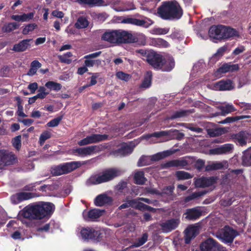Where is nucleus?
Segmentation results:
<instances>
[{
    "mask_svg": "<svg viewBox=\"0 0 251 251\" xmlns=\"http://www.w3.org/2000/svg\"><path fill=\"white\" fill-rule=\"evenodd\" d=\"M54 209V205L50 202L32 203L21 210L18 216L31 221L40 220L50 217Z\"/></svg>",
    "mask_w": 251,
    "mask_h": 251,
    "instance_id": "nucleus-1",
    "label": "nucleus"
},
{
    "mask_svg": "<svg viewBox=\"0 0 251 251\" xmlns=\"http://www.w3.org/2000/svg\"><path fill=\"white\" fill-rule=\"evenodd\" d=\"M157 14L164 20H177L182 17L183 11L176 0H166L162 2L158 7Z\"/></svg>",
    "mask_w": 251,
    "mask_h": 251,
    "instance_id": "nucleus-2",
    "label": "nucleus"
},
{
    "mask_svg": "<svg viewBox=\"0 0 251 251\" xmlns=\"http://www.w3.org/2000/svg\"><path fill=\"white\" fill-rule=\"evenodd\" d=\"M102 40L111 44L133 43L137 39L131 33L123 30H108L101 36Z\"/></svg>",
    "mask_w": 251,
    "mask_h": 251,
    "instance_id": "nucleus-3",
    "label": "nucleus"
},
{
    "mask_svg": "<svg viewBox=\"0 0 251 251\" xmlns=\"http://www.w3.org/2000/svg\"><path fill=\"white\" fill-rule=\"evenodd\" d=\"M208 33L210 38L219 40L239 36V33L235 29L221 25L210 26Z\"/></svg>",
    "mask_w": 251,
    "mask_h": 251,
    "instance_id": "nucleus-4",
    "label": "nucleus"
},
{
    "mask_svg": "<svg viewBox=\"0 0 251 251\" xmlns=\"http://www.w3.org/2000/svg\"><path fill=\"white\" fill-rule=\"evenodd\" d=\"M121 175V171L115 168L103 170L101 173L91 176L88 179L93 185H97L110 181Z\"/></svg>",
    "mask_w": 251,
    "mask_h": 251,
    "instance_id": "nucleus-5",
    "label": "nucleus"
},
{
    "mask_svg": "<svg viewBox=\"0 0 251 251\" xmlns=\"http://www.w3.org/2000/svg\"><path fill=\"white\" fill-rule=\"evenodd\" d=\"M81 165L79 161H72L60 164L51 168L50 172L53 176H59L62 175L68 174Z\"/></svg>",
    "mask_w": 251,
    "mask_h": 251,
    "instance_id": "nucleus-6",
    "label": "nucleus"
},
{
    "mask_svg": "<svg viewBox=\"0 0 251 251\" xmlns=\"http://www.w3.org/2000/svg\"><path fill=\"white\" fill-rule=\"evenodd\" d=\"M218 238L226 244H231L239 235L238 231L229 226H225L218 232Z\"/></svg>",
    "mask_w": 251,
    "mask_h": 251,
    "instance_id": "nucleus-7",
    "label": "nucleus"
},
{
    "mask_svg": "<svg viewBox=\"0 0 251 251\" xmlns=\"http://www.w3.org/2000/svg\"><path fill=\"white\" fill-rule=\"evenodd\" d=\"M80 234L84 240H91L97 242L100 241L103 237V233L100 230L88 226L82 227L80 230Z\"/></svg>",
    "mask_w": 251,
    "mask_h": 251,
    "instance_id": "nucleus-8",
    "label": "nucleus"
},
{
    "mask_svg": "<svg viewBox=\"0 0 251 251\" xmlns=\"http://www.w3.org/2000/svg\"><path fill=\"white\" fill-rule=\"evenodd\" d=\"M17 161L16 155L6 150L0 151V169L2 170L5 166L13 165Z\"/></svg>",
    "mask_w": 251,
    "mask_h": 251,
    "instance_id": "nucleus-9",
    "label": "nucleus"
},
{
    "mask_svg": "<svg viewBox=\"0 0 251 251\" xmlns=\"http://www.w3.org/2000/svg\"><path fill=\"white\" fill-rule=\"evenodd\" d=\"M108 135L107 134H92L78 141V144L82 146L90 144L96 143L105 141L108 139Z\"/></svg>",
    "mask_w": 251,
    "mask_h": 251,
    "instance_id": "nucleus-10",
    "label": "nucleus"
},
{
    "mask_svg": "<svg viewBox=\"0 0 251 251\" xmlns=\"http://www.w3.org/2000/svg\"><path fill=\"white\" fill-rule=\"evenodd\" d=\"M163 56L155 51H150L146 55L147 62L154 69L158 70L162 62Z\"/></svg>",
    "mask_w": 251,
    "mask_h": 251,
    "instance_id": "nucleus-11",
    "label": "nucleus"
},
{
    "mask_svg": "<svg viewBox=\"0 0 251 251\" xmlns=\"http://www.w3.org/2000/svg\"><path fill=\"white\" fill-rule=\"evenodd\" d=\"M194 180V184L196 187L205 188L211 186L216 183L217 177L216 176L206 177L202 176L199 178H195Z\"/></svg>",
    "mask_w": 251,
    "mask_h": 251,
    "instance_id": "nucleus-12",
    "label": "nucleus"
},
{
    "mask_svg": "<svg viewBox=\"0 0 251 251\" xmlns=\"http://www.w3.org/2000/svg\"><path fill=\"white\" fill-rule=\"evenodd\" d=\"M35 197V193L22 192L13 195L11 197L10 200L13 204H17L24 201L29 200Z\"/></svg>",
    "mask_w": 251,
    "mask_h": 251,
    "instance_id": "nucleus-13",
    "label": "nucleus"
},
{
    "mask_svg": "<svg viewBox=\"0 0 251 251\" xmlns=\"http://www.w3.org/2000/svg\"><path fill=\"white\" fill-rule=\"evenodd\" d=\"M202 213V211L200 207H195L186 209L183 214V217L187 220L194 221L201 217Z\"/></svg>",
    "mask_w": 251,
    "mask_h": 251,
    "instance_id": "nucleus-14",
    "label": "nucleus"
},
{
    "mask_svg": "<svg viewBox=\"0 0 251 251\" xmlns=\"http://www.w3.org/2000/svg\"><path fill=\"white\" fill-rule=\"evenodd\" d=\"M180 222L179 218H172L161 224L160 226L163 232H170L176 228Z\"/></svg>",
    "mask_w": 251,
    "mask_h": 251,
    "instance_id": "nucleus-15",
    "label": "nucleus"
},
{
    "mask_svg": "<svg viewBox=\"0 0 251 251\" xmlns=\"http://www.w3.org/2000/svg\"><path fill=\"white\" fill-rule=\"evenodd\" d=\"M219 244L215 239L209 237L201 244L200 249L201 251H215Z\"/></svg>",
    "mask_w": 251,
    "mask_h": 251,
    "instance_id": "nucleus-16",
    "label": "nucleus"
},
{
    "mask_svg": "<svg viewBox=\"0 0 251 251\" xmlns=\"http://www.w3.org/2000/svg\"><path fill=\"white\" fill-rule=\"evenodd\" d=\"M175 66V62L172 56L162 57V62L158 70L163 72H170Z\"/></svg>",
    "mask_w": 251,
    "mask_h": 251,
    "instance_id": "nucleus-17",
    "label": "nucleus"
},
{
    "mask_svg": "<svg viewBox=\"0 0 251 251\" xmlns=\"http://www.w3.org/2000/svg\"><path fill=\"white\" fill-rule=\"evenodd\" d=\"M101 151L100 146L94 145L84 148H77L75 150L74 152H76L80 155L86 156L91 155L94 152H98Z\"/></svg>",
    "mask_w": 251,
    "mask_h": 251,
    "instance_id": "nucleus-18",
    "label": "nucleus"
},
{
    "mask_svg": "<svg viewBox=\"0 0 251 251\" xmlns=\"http://www.w3.org/2000/svg\"><path fill=\"white\" fill-rule=\"evenodd\" d=\"M188 165L187 160L183 158L181 159H175L167 161L161 165L162 169H167L171 167H184Z\"/></svg>",
    "mask_w": 251,
    "mask_h": 251,
    "instance_id": "nucleus-19",
    "label": "nucleus"
},
{
    "mask_svg": "<svg viewBox=\"0 0 251 251\" xmlns=\"http://www.w3.org/2000/svg\"><path fill=\"white\" fill-rule=\"evenodd\" d=\"M198 234V229L197 226H190L184 230V240L186 244L190 243L191 240L194 238Z\"/></svg>",
    "mask_w": 251,
    "mask_h": 251,
    "instance_id": "nucleus-20",
    "label": "nucleus"
},
{
    "mask_svg": "<svg viewBox=\"0 0 251 251\" xmlns=\"http://www.w3.org/2000/svg\"><path fill=\"white\" fill-rule=\"evenodd\" d=\"M231 138L236 144L243 146L247 144L248 133L246 131H241L237 133L232 134Z\"/></svg>",
    "mask_w": 251,
    "mask_h": 251,
    "instance_id": "nucleus-21",
    "label": "nucleus"
},
{
    "mask_svg": "<svg viewBox=\"0 0 251 251\" xmlns=\"http://www.w3.org/2000/svg\"><path fill=\"white\" fill-rule=\"evenodd\" d=\"M113 201L111 197L106 194H100L96 197L94 200V203L97 206H102L106 204H110Z\"/></svg>",
    "mask_w": 251,
    "mask_h": 251,
    "instance_id": "nucleus-22",
    "label": "nucleus"
},
{
    "mask_svg": "<svg viewBox=\"0 0 251 251\" xmlns=\"http://www.w3.org/2000/svg\"><path fill=\"white\" fill-rule=\"evenodd\" d=\"M102 212L103 211L98 209H93L90 210L86 213H83V215L86 221H94L102 215Z\"/></svg>",
    "mask_w": 251,
    "mask_h": 251,
    "instance_id": "nucleus-23",
    "label": "nucleus"
},
{
    "mask_svg": "<svg viewBox=\"0 0 251 251\" xmlns=\"http://www.w3.org/2000/svg\"><path fill=\"white\" fill-rule=\"evenodd\" d=\"M239 69V65L237 64H232L231 63H225L217 69L216 73L219 74H225L227 72H233L234 71H237Z\"/></svg>",
    "mask_w": 251,
    "mask_h": 251,
    "instance_id": "nucleus-24",
    "label": "nucleus"
},
{
    "mask_svg": "<svg viewBox=\"0 0 251 251\" xmlns=\"http://www.w3.org/2000/svg\"><path fill=\"white\" fill-rule=\"evenodd\" d=\"M32 39H24L18 44H16L13 46L12 50L15 52H23L26 50L30 46V42Z\"/></svg>",
    "mask_w": 251,
    "mask_h": 251,
    "instance_id": "nucleus-25",
    "label": "nucleus"
},
{
    "mask_svg": "<svg viewBox=\"0 0 251 251\" xmlns=\"http://www.w3.org/2000/svg\"><path fill=\"white\" fill-rule=\"evenodd\" d=\"M233 145L231 144H226L219 148L211 150V152L216 154L229 153L232 151Z\"/></svg>",
    "mask_w": 251,
    "mask_h": 251,
    "instance_id": "nucleus-26",
    "label": "nucleus"
},
{
    "mask_svg": "<svg viewBox=\"0 0 251 251\" xmlns=\"http://www.w3.org/2000/svg\"><path fill=\"white\" fill-rule=\"evenodd\" d=\"M216 86L220 91L230 90L234 88L233 82L228 79L219 81L216 83Z\"/></svg>",
    "mask_w": 251,
    "mask_h": 251,
    "instance_id": "nucleus-27",
    "label": "nucleus"
},
{
    "mask_svg": "<svg viewBox=\"0 0 251 251\" xmlns=\"http://www.w3.org/2000/svg\"><path fill=\"white\" fill-rule=\"evenodd\" d=\"M175 151L171 150H167L162 152L157 153L150 157V160L151 161H157L162 159L166 157L171 155Z\"/></svg>",
    "mask_w": 251,
    "mask_h": 251,
    "instance_id": "nucleus-28",
    "label": "nucleus"
},
{
    "mask_svg": "<svg viewBox=\"0 0 251 251\" xmlns=\"http://www.w3.org/2000/svg\"><path fill=\"white\" fill-rule=\"evenodd\" d=\"M133 149L128 145L125 144L122 145L121 147L114 151V154L117 156L120 155L124 156L130 154L132 152Z\"/></svg>",
    "mask_w": 251,
    "mask_h": 251,
    "instance_id": "nucleus-29",
    "label": "nucleus"
},
{
    "mask_svg": "<svg viewBox=\"0 0 251 251\" xmlns=\"http://www.w3.org/2000/svg\"><path fill=\"white\" fill-rule=\"evenodd\" d=\"M150 45L157 48H167L170 46L169 43L162 38H151L150 40Z\"/></svg>",
    "mask_w": 251,
    "mask_h": 251,
    "instance_id": "nucleus-30",
    "label": "nucleus"
},
{
    "mask_svg": "<svg viewBox=\"0 0 251 251\" xmlns=\"http://www.w3.org/2000/svg\"><path fill=\"white\" fill-rule=\"evenodd\" d=\"M194 112V109L180 110L175 111L169 118L170 120H174L176 118H182L189 115Z\"/></svg>",
    "mask_w": 251,
    "mask_h": 251,
    "instance_id": "nucleus-31",
    "label": "nucleus"
},
{
    "mask_svg": "<svg viewBox=\"0 0 251 251\" xmlns=\"http://www.w3.org/2000/svg\"><path fill=\"white\" fill-rule=\"evenodd\" d=\"M242 163L244 166H251V148H249L243 151Z\"/></svg>",
    "mask_w": 251,
    "mask_h": 251,
    "instance_id": "nucleus-32",
    "label": "nucleus"
},
{
    "mask_svg": "<svg viewBox=\"0 0 251 251\" xmlns=\"http://www.w3.org/2000/svg\"><path fill=\"white\" fill-rule=\"evenodd\" d=\"M133 178L134 183L138 185H143L147 181V179L144 176V173L143 171H138L136 172Z\"/></svg>",
    "mask_w": 251,
    "mask_h": 251,
    "instance_id": "nucleus-33",
    "label": "nucleus"
},
{
    "mask_svg": "<svg viewBox=\"0 0 251 251\" xmlns=\"http://www.w3.org/2000/svg\"><path fill=\"white\" fill-rule=\"evenodd\" d=\"M251 118V116L249 115H241V116H236L233 117H228L226 118L225 120L221 121L219 123L222 124H225L227 123H231L236 121H237L240 120H242L244 119H248Z\"/></svg>",
    "mask_w": 251,
    "mask_h": 251,
    "instance_id": "nucleus-34",
    "label": "nucleus"
},
{
    "mask_svg": "<svg viewBox=\"0 0 251 251\" xmlns=\"http://www.w3.org/2000/svg\"><path fill=\"white\" fill-rule=\"evenodd\" d=\"M20 25L17 23H9L4 25L2 27V31L3 32L9 33L19 27Z\"/></svg>",
    "mask_w": 251,
    "mask_h": 251,
    "instance_id": "nucleus-35",
    "label": "nucleus"
},
{
    "mask_svg": "<svg viewBox=\"0 0 251 251\" xmlns=\"http://www.w3.org/2000/svg\"><path fill=\"white\" fill-rule=\"evenodd\" d=\"M227 50V46L225 45L220 48H219L217 51V52L213 55V56L211 58V61L216 62L217 60L219 59V58L222 57L226 50Z\"/></svg>",
    "mask_w": 251,
    "mask_h": 251,
    "instance_id": "nucleus-36",
    "label": "nucleus"
},
{
    "mask_svg": "<svg viewBox=\"0 0 251 251\" xmlns=\"http://www.w3.org/2000/svg\"><path fill=\"white\" fill-rule=\"evenodd\" d=\"M206 193L207 191L205 190L194 192L191 195L185 197L184 201L186 203L192 200L203 196L204 195L206 194Z\"/></svg>",
    "mask_w": 251,
    "mask_h": 251,
    "instance_id": "nucleus-37",
    "label": "nucleus"
},
{
    "mask_svg": "<svg viewBox=\"0 0 251 251\" xmlns=\"http://www.w3.org/2000/svg\"><path fill=\"white\" fill-rule=\"evenodd\" d=\"M45 86L50 91L53 90L56 92L60 91L62 88V85L60 83L53 81H49L46 82Z\"/></svg>",
    "mask_w": 251,
    "mask_h": 251,
    "instance_id": "nucleus-38",
    "label": "nucleus"
},
{
    "mask_svg": "<svg viewBox=\"0 0 251 251\" xmlns=\"http://www.w3.org/2000/svg\"><path fill=\"white\" fill-rule=\"evenodd\" d=\"M89 22L84 17H79L75 24V26L77 28H84L88 26Z\"/></svg>",
    "mask_w": 251,
    "mask_h": 251,
    "instance_id": "nucleus-39",
    "label": "nucleus"
},
{
    "mask_svg": "<svg viewBox=\"0 0 251 251\" xmlns=\"http://www.w3.org/2000/svg\"><path fill=\"white\" fill-rule=\"evenodd\" d=\"M169 133L167 131H161L159 132H154L151 134H148L146 135H144L143 136V137L147 140L149 138L154 137L156 138H159L163 136H166L168 135Z\"/></svg>",
    "mask_w": 251,
    "mask_h": 251,
    "instance_id": "nucleus-40",
    "label": "nucleus"
},
{
    "mask_svg": "<svg viewBox=\"0 0 251 251\" xmlns=\"http://www.w3.org/2000/svg\"><path fill=\"white\" fill-rule=\"evenodd\" d=\"M73 56V54L71 52H67L62 55H59L58 58L61 63L70 64L72 63V60L70 58Z\"/></svg>",
    "mask_w": 251,
    "mask_h": 251,
    "instance_id": "nucleus-41",
    "label": "nucleus"
},
{
    "mask_svg": "<svg viewBox=\"0 0 251 251\" xmlns=\"http://www.w3.org/2000/svg\"><path fill=\"white\" fill-rule=\"evenodd\" d=\"M224 168V165L222 163L220 162H216L211 163V164L207 165L206 166L205 170L207 171L218 170L222 169Z\"/></svg>",
    "mask_w": 251,
    "mask_h": 251,
    "instance_id": "nucleus-42",
    "label": "nucleus"
},
{
    "mask_svg": "<svg viewBox=\"0 0 251 251\" xmlns=\"http://www.w3.org/2000/svg\"><path fill=\"white\" fill-rule=\"evenodd\" d=\"M176 175L178 180H185L192 177L190 173L183 171H177Z\"/></svg>",
    "mask_w": 251,
    "mask_h": 251,
    "instance_id": "nucleus-43",
    "label": "nucleus"
},
{
    "mask_svg": "<svg viewBox=\"0 0 251 251\" xmlns=\"http://www.w3.org/2000/svg\"><path fill=\"white\" fill-rule=\"evenodd\" d=\"M221 111L222 114L225 115L236 110L235 107L232 105L226 104L225 106H221L219 107Z\"/></svg>",
    "mask_w": 251,
    "mask_h": 251,
    "instance_id": "nucleus-44",
    "label": "nucleus"
},
{
    "mask_svg": "<svg viewBox=\"0 0 251 251\" xmlns=\"http://www.w3.org/2000/svg\"><path fill=\"white\" fill-rule=\"evenodd\" d=\"M182 125L185 128L198 133L202 132L203 130L201 128L193 124L183 123L182 124Z\"/></svg>",
    "mask_w": 251,
    "mask_h": 251,
    "instance_id": "nucleus-45",
    "label": "nucleus"
},
{
    "mask_svg": "<svg viewBox=\"0 0 251 251\" xmlns=\"http://www.w3.org/2000/svg\"><path fill=\"white\" fill-rule=\"evenodd\" d=\"M80 3L87 4L90 5H101L103 0H76Z\"/></svg>",
    "mask_w": 251,
    "mask_h": 251,
    "instance_id": "nucleus-46",
    "label": "nucleus"
},
{
    "mask_svg": "<svg viewBox=\"0 0 251 251\" xmlns=\"http://www.w3.org/2000/svg\"><path fill=\"white\" fill-rule=\"evenodd\" d=\"M51 136V134L48 131H44L42 132V133L40 135L39 137V143L40 145H43L46 140L50 139Z\"/></svg>",
    "mask_w": 251,
    "mask_h": 251,
    "instance_id": "nucleus-47",
    "label": "nucleus"
},
{
    "mask_svg": "<svg viewBox=\"0 0 251 251\" xmlns=\"http://www.w3.org/2000/svg\"><path fill=\"white\" fill-rule=\"evenodd\" d=\"M101 64V60L100 59L92 60L91 59H86L84 61V65L87 67H92L95 65L97 66Z\"/></svg>",
    "mask_w": 251,
    "mask_h": 251,
    "instance_id": "nucleus-48",
    "label": "nucleus"
},
{
    "mask_svg": "<svg viewBox=\"0 0 251 251\" xmlns=\"http://www.w3.org/2000/svg\"><path fill=\"white\" fill-rule=\"evenodd\" d=\"M169 28H154L152 30L151 33L155 35H164L169 32Z\"/></svg>",
    "mask_w": 251,
    "mask_h": 251,
    "instance_id": "nucleus-49",
    "label": "nucleus"
},
{
    "mask_svg": "<svg viewBox=\"0 0 251 251\" xmlns=\"http://www.w3.org/2000/svg\"><path fill=\"white\" fill-rule=\"evenodd\" d=\"M148 235L147 233L143 234L141 238H138L137 242L134 243L133 246L139 247L144 244L148 240Z\"/></svg>",
    "mask_w": 251,
    "mask_h": 251,
    "instance_id": "nucleus-50",
    "label": "nucleus"
},
{
    "mask_svg": "<svg viewBox=\"0 0 251 251\" xmlns=\"http://www.w3.org/2000/svg\"><path fill=\"white\" fill-rule=\"evenodd\" d=\"M37 27V25L35 24H29L27 25L23 29L22 33L24 35H27L29 32L32 31Z\"/></svg>",
    "mask_w": 251,
    "mask_h": 251,
    "instance_id": "nucleus-51",
    "label": "nucleus"
},
{
    "mask_svg": "<svg viewBox=\"0 0 251 251\" xmlns=\"http://www.w3.org/2000/svg\"><path fill=\"white\" fill-rule=\"evenodd\" d=\"M63 118L62 116H59L57 118H55L51 120H50L49 122L47 124V126L48 127H55L57 126L61 122Z\"/></svg>",
    "mask_w": 251,
    "mask_h": 251,
    "instance_id": "nucleus-52",
    "label": "nucleus"
},
{
    "mask_svg": "<svg viewBox=\"0 0 251 251\" xmlns=\"http://www.w3.org/2000/svg\"><path fill=\"white\" fill-rule=\"evenodd\" d=\"M116 75L119 79L125 81H128L131 77L130 75L122 71L117 72Z\"/></svg>",
    "mask_w": 251,
    "mask_h": 251,
    "instance_id": "nucleus-53",
    "label": "nucleus"
},
{
    "mask_svg": "<svg viewBox=\"0 0 251 251\" xmlns=\"http://www.w3.org/2000/svg\"><path fill=\"white\" fill-rule=\"evenodd\" d=\"M151 75H148L145 77L140 85L141 88H148L151 85Z\"/></svg>",
    "mask_w": 251,
    "mask_h": 251,
    "instance_id": "nucleus-54",
    "label": "nucleus"
},
{
    "mask_svg": "<svg viewBox=\"0 0 251 251\" xmlns=\"http://www.w3.org/2000/svg\"><path fill=\"white\" fill-rule=\"evenodd\" d=\"M38 93L37 94L39 99H43L49 94V92H46V88L44 86H40L38 90Z\"/></svg>",
    "mask_w": 251,
    "mask_h": 251,
    "instance_id": "nucleus-55",
    "label": "nucleus"
},
{
    "mask_svg": "<svg viewBox=\"0 0 251 251\" xmlns=\"http://www.w3.org/2000/svg\"><path fill=\"white\" fill-rule=\"evenodd\" d=\"M13 146L17 150H19L21 147V136H16L12 140Z\"/></svg>",
    "mask_w": 251,
    "mask_h": 251,
    "instance_id": "nucleus-56",
    "label": "nucleus"
},
{
    "mask_svg": "<svg viewBox=\"0 0 251 251\" xmlns=\"http://www.w3.org/2000/svg\"><path fill=\"white\" fill-rule=\"evenodd\" d=\"M139 210L140 211L147 210L151 212H155V209L148 205L145 204L143 202L138 204Z\"/></svg>",
    "mask_w": 251,
    "mask_h": 251,
    "instance_id": "nucleus-57",
    "label": "nucleus"
},
{
    "mask_svg": "<svg viewBox=\"0 0 251 251\" xmlns=\"http://www.w3.org/2000/svg\"><path fill=\"white\" fill-rule=\"evenodd\" d=\"M150 158H149V162H148V158L146 156H142L139 159L137 162V165L139 167H142L144 166L150 164Z\"/></svg>",
    "mask_w": 251,
    "mask_h": 251,
    "instance_id": "nucleus-58",
    "label": "nucleus"
},
{
    "mask_svg": "<svg viewBox=\"0 0 251 251\" xmlns=\"http://www.w3.org/2000/svg\"><path fill=\"white\" fill-rule=\"evenodd\" d=\"M34 12H30L27 14H22V22H28L33 19Z\"/></svg>",
    "mask_w": 251,
    "mask_h": 251,
    "instance_id": "nucleus-59",
    "label": "nucleus"
},
{
    "mask_svg": "<svg viewBox=\"0 0 251 251\" xmlns=\"http://www.w3.org/2000/svg\"><path fill=\"white\" fill-rule=\"evenodd\" d=\"M205 165V161L203 160L198 159L194 165L195 168L199 171H201Z\"/></svg>",
    "mask_w": 251,
    "mask_h": 251,
    "instance_id": "nucleus-60",
    "label": "nucleus"
},
{
    "mask_svg": "<svg viewBox=\"0 0 251 251\" xmlns=\"http://www.w3.org/2000/svg\"><path fill=\"white\" fill-rule=\"evenodd\" d=\"M141 203V202L138 201L137 199H132L128 201L127 204L129 207H131L136 209L139 210V208L137 207H138V204Z\"/></svg>",
    "mask_w": 251,
    "mask_h": 251,
    "instance_id": "nucleus-61",
    "label": "nucleus"
},
{
    "mask_svg": "<svg viewBox=\"0 0 251 251\" xmlns=\"http://www.w3.org/2000/svg\"><path fill=\"white\" fill-rule=\"evenodd\" d=\"M146 23L147 22L144 20H140L136 18L133 19L132 25H133L147 27V26L145 25Z\"/></svg>",
    "mask_w": 251,
    "mask_h": 251,
    "instance_id": "nucleus-62",
    "label": "nucleus"
},
{
    "mask_svg": "<svg viewBox=\"0 0 251 251\" xmlns=\"http://www.w3.org/2000/svg\"><path fill=\"white\" fill-rule=\"evenodd\" d=\"M27 88L30 90L31 94H34L38 88V84L37 82L30 83Z\"/></svg>",
    "mask_w": 251,
    "mask_h": 251,
    "instance_id": "nucleus-63",
    "label": "nucleus"
},
{
    "mask_svg": "<svg viewBox=\"0 0 251 251\" xmlns=\"http://www.w3.org/2000/svg\"><path fill=\"white\" fill-rule=\"evenodd\" d=\"M174 190V186H168L163 189V193L168 196H171L173 193Z\"/></svg>",
    "mask_w": 251,
    "mask_h": 251,
    "instance_id": "nucleus-64",
    "label": "nucleus"
}]
</instances>
